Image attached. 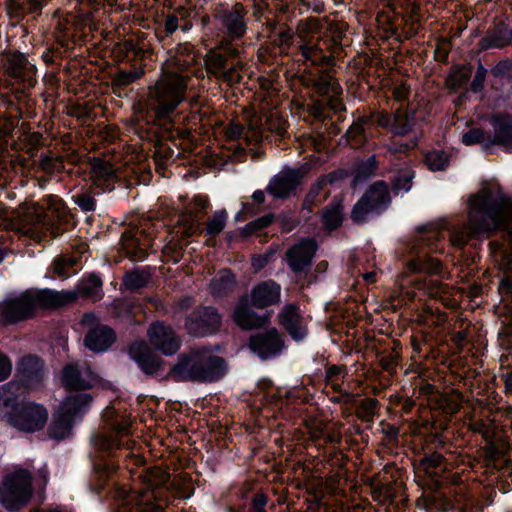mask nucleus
<instances>
[{
	"instance_id": "nucleus-1",
	"label": "nucleus",
	"mask_w": 512,
	"mask_h": 512,
	"mask_svg": "<svg viewBox=\"0 0 512 512\" xmlns=\"http://www.w3.org/2000/svg\"><path fill=\"white\" fill-rule=\"evenodd\" d=\"M503 228L512 246V199L489 189H482L469 198L468 224L453 225L449 239L462 248L468 240L481 233Z\"/></svg>"
},
{
	"instance_id": "nucleus-2",
	"label": "nucleus",
	"mask_w": 512,
	"mask_h": 512,
	"mask_svg": "<svg viewBox=\"0 0 512 512\" xmlns=\"http://www.w3.org/2000/svg\"><path fill=\"white\" fill-rule=\"evenodd\" d=\"M438 232L422 236L411 249V258L407 261V272H404L399 280V287L404 291L409 285L431 298H436L446 303L449 299V288L438 280L427 278H410V274L428 273L430 275L440 272V262L428 255L429 251H437L436 239Z\"/></svg>"
},
{
	"instance_id": "nucleus-3",
	"label": "nucleus",
	"mask_w": 512,
	"mask_h": 512,
	"mask_svg": "<svg viewBox=\"0 0 512 512\" xmlns=\"http://www.w3.org/2000/svg\"><path fill=\"white\" fill-rule=\"evenodd\" d=\"M76 296L74 291L28 290L3 300L0 303V317L6 323H16L32 316L38 308H57L74 301Z\"/></svg>"
},
{
	"instance_id": "nucleus-4",
	"label": "nucleus",
	"mask_w": 512,
	"mask_h": 512,
	"mask_svg": "<svg viewBox=\"0 0 512 512\" xmlns=\"http://www.w3.org/2000/svg\"><path fill=\"white\" fill-rule=\"evenodd\" d=\"M15 383L0 386V421L23 433L42 430L48 420L47 409L39 403L18 402L12 389Z\"/></svg>"
},
{
	"instance_id": "nucleus-5",
	"label": "nucleus",
	"mask_w": 512,
	"mask_h": 512,
	"mask_svg": "<svg viewBox=\"0 0 512 512\" xmlns=\"http://www.w3.org/2000/svg\"><path fill=\"white\" fill-rule=\"evenodd\" d=\"M186 77L175 71L164 70L149 88L147 105L156 118L171 121L176 108L186 99Z\"/></svg>"
},
{
	"instance_id": "nucleus-6",
	"label": "nucleus",
	"mask_w": 512,
	"mask_h": 512,
	"mask_svg": "<svg viewBox=\"0 0 512 512\" xmlns=\"http://www.w3.org/2000/svg\"><path fill=\"white\" fill-rule=\"evenodd\" d=\"M30 224L24 233L40 241L46 232L56 238L63 233L62 224L67 221V209L58 196L48 195L35 204L30 212Z\"/></svg>"
},
{
	"instance_id": "nucleus-7",
	"label": "nucleus",
	"mask_w": 512,
	"mask_h": 512,
	"mask_svg": "<svg viewBox=\"0 0 512 512\" xmlns=\"http://www.w3.org/2000/svg\"><path fill=\"white\" fill-rule=\"evenodd\" d=\"M92 398L87 393L68 396L59 406L49 428L51 438L62 440L69 436L73 422L86 413Z\"/></svg>"
},
{
	"instance_id": "nucleus-8",
	"label": "nucleus",
	"mask_w": 512,
	"mask_h": 512,
	"mask_svg": "<svg viewBox=\"0 0 512 512\" xmlns=\"http://www.w3.org/2000/svg\"><path fill=\"white\" fill-rule=\"evenodd\" d=\"M31 495V475L25 469L8 474L0 487V502L7 510L21 508L29 502Z\"/></svg>"
},
{
	"instance_id": "nucleus-9",
	"label": "nucleus",
	"mask_w": 512,
	"mask_h": 512,
	"mask_svg": "<svg viewBox=\"0 0 512 512\" xmlns=\"http://www.w3.org/2000/svg\"><path fill=\"white\" fill-rule=\"evenodd\" d=\"M103 417L107 422V429L98 432L92 438L94 457L103 458L106 454L110 455L112 450L118 448L121 444V438L128 434L130 422L126 418L118 419L113 409H107Z\"/></svg>"
},
{
	"instance_id": "nucleus-10",
	"label": "nucleus",
	"mask_w": 512,
	"mask_h": 512,
	"mask_svg": "<svg viewBox=\"0 0 512 512\" xmlns=\"http://www.w3.org/2000/svg\"><path fill=\"white\" fill-rule=\"evenodd\" d=\"M389 203L390 195L386 183L383 181L376 182L354 205L351 217L354 222H364L370 215L385 210Z\"/></svg>"
},
{
	"instance_id": "nucleus-11",
	"label": "nucleus",
	"mask_w": 512,
	"mask_h": 512,
	"mask_svg": "<svg viewBox=\"0 0 512 512\" xmlns=\"http://www.w3.org/2000/svg\"><path fill=\"white\" fill-rule=\"evenodd\" d=\"M246 14V9L240 3L221 8L214 16L215 27L224 38L229 40L240 39L247 30Z\"/></svg>"
},
{
	"instance_id": "nucleus-12",
	"label": "nucleus",
	"mask_w": 512,
	"mask_h": 512,
	"mask_svg": "<svg viewBox=\"0 0 512 512\" xmlns=\"http://www.w3.org/2000/svg\"><path fill=\"white\" fill-rule=\"evenodd\" d=\"M46 376V369L43 361L35 355H27L22 357L17 365L15 372L16 386L12 389L15 393L21 386L24 389L32 390L39 388Z\"/></svg>"
},
{
	"instance_id": "nucleus-13",
	"label": "nucleus",
	"mask_w": 512,
	"mask_h": 512,
	"mask_svg": "<svg viewBox=\"0 0 512 512\" xmlns=\"http://www.w3.org/2000/svg\"><path fill=\"white\" fill-rule=\"evenodd\" d=\"M222 323V316L212 306L195 309L187 318L185 327L188 333L196 337L209 336L216 333Z\"/></svg>"
},
{
	"instance_id": "nucleus-14",
	"label": "nucleus",
	"mask_w": 512,
	"mask_h": 512,
	"mask_svg": "<svg viewBox=\"0 0 512 512\" xmlns=\"http://www.w3.org/2000/svg\"><path fill=\"white\" fill-rule=\"evenodd\" d=\"M155 497L152 492L134 490L127 493L124 487L116 490L119 512H163L162 507L154 502Z\"/></svg>"
},
{
	"instance_id": "nucleus-15",
	"label": "nucleus",
	"mask_w": 512,
	"mask_h": 512,
	"mask_svg": "<svg viewBox=\"0 0 512 512\" xmlns=\"http://www.w3.org/2000/svg\"><path fill=\"white\" fill-rule=\"evenodd\" d=\"M6 73L24 88H31L37 83L36 66L25 54L10 53L4 61Z\"/></svg>"
},
{
	"instance_id": "nucleus-16",
	"label": "nucleus",
	"mask_w": 512,
	"mask_h": 512,
	"mask_svg": "<svg viewBox=\"0 0 512 512\" xmlns=\"http://www.w3.org/2000/svg\"><path fill=\"white\" fill-rule=\"evenodd\" d=\"M201 349L192 350L187 355H181L172 368V375L177 381H197L209 378L211 374L200 371Z\"/></svg>"
},
{
	"instance_id": "nucleus-17",
	"label": "nucleus",
	"mask_w": 512,
	"mask_h": 512,
	"mask_svg": "<svg viewBox=\"0 0 512 512\" xmlns=\"http://www.w3.org/2000/svg\"><path fill=\"white\" fill-rule=\"evenodd\" d=\"M249 346L261 359H269L281 353L284 343L277 329L272 328L253 335Z\"/></svg>"
},
{
	"instance_id": "nucleus-18",
	"label": "nucleus",
	"mask_w": 512,
	"mask_h": 512,
	"mask_svg": "<svg viewBox=\"0 0 512 512\" xmlns=\"http://www.w3.org/2000/svg\"><path fill=\"white\" fill-rule=\"evenodd\" d=\"M89 178L95 187L106 192L114 189L119 175L118 170L109 161L93 158L89 163Z\"/></svg>"
},
{
	"instance_id": "nucleus-19",
	"label": "nucleus",
	"mask_w": 512,
	"mask_h": 512,
	"mask_svg": "<svg viewBox=\"0 0 512 512\" xmlns=\"http://www.w3.org/2000/svg\"><path fill=\"white\" fill-rule=\"evenodd\" d=\"M147 335L150 343L165 355H173L180 348V338L170 326L161 322L152 324L147 331Z\"/></svg>"
},
{
	"instance_id": "nucleus-20",
	"label": "nucleus",
	"mask_w": 512,
	"mask_h": 512,
	"mask_svg": "<svg viewBox=\"0 0 512 512\" xmlns=\"http://www.w3.org/2000/svg\"><path fill=\"white\" fill-rule=\"evenodd\" d=\"M316 250L317 244L313 239L299 241L286 252L288 266L295 273L304 272L311 265Z\"/></svg>"
},
{
	"instance_id": "nucleus-21",
	"label": "nucleus",
	"mask_w": 512,
	"mask_h": 512,
	"mask_svg": "<svg viewBox=\"0 0 512 512\" xmlns=\"http://www.w3.org/2000/svg\"><path fill=\"white\" fill-rule=\"evenodd\" d=\"M279 322L291 338L297 342L307 336V321L294 304L285 305L278 314Z\"/></svg>"
},
{
	"instance_id": "nucleus-22",
	"label": "nucleus",
	"mask_w": 512,
	"mask_h": 512,
	"mask_svg": "<svg viewBox=\"0 0 512 512\" xmlns=\"http://www.w3.org/2000/svg\"><path fill=\"white\" fill-rule=\"evenodd\" d=\"M299 181L300 174L298 170L286 168L270 179L266 189L274 198L284 199L293 193Z\"/></svg>"
},
{
	"instance_id": "nucleus-23",
	"label": "nucleus",
	"mask_w": 512,
	"mask_h": 512,
	"mask_svg": "<svg viewBox=\"0 0 512 512\" xmlns=\"http://www.w3.org/2000/svg\"><path fill=\"white\" fill-rule=\"evenodd\" d=\"M61 381L67 389L85 390L96 385L98 378L90 367L79 369L78 366L69 364L62 371Z\"/></svg>"
},
{
	"instance_id": "nucleus-24",
	"label": "nucleus",
	"mask_w": 512,
	"mask_h": 512,
	"mask_svg": "<svg viewBox=\"0 0 512 512\" xmlns=\"http://www.w3.org/2000/svg\"><path fill=\"white\" fill-rule=\"evenodd\" d=\"M139 481L134 484V486L127 490V493H132L134 490L142 491V492H152L156 497L160 494V491L155 492L156 489H160L162 487L168 488L170 486V476L169 474L162 470L161 468H151L143 471L138 476Z\"/></svg>"
},
{
	"instance_id": "nucleus-25",
	"label": "nucleus",
	"mask_w": 512,
	"mask_h": 512,
	"mask_svg": "<svg viewBox=\"0 0 512 512\" xmlns=\"http://www.w3.org/2000/svg\"><path fill=\"white\" fill-rule=\"evenodd\" d=\"M252 306L264 309L277 304L281 299V286L273 280H266L255 285L250 293Z\"/></svg>"
},
{
	"instance_id": "nucleus-26",
	"label": "nucleus",
	"mask_w": 512,
	"mask_h": 512,
	"mask_svg": "<svg viewBox=\"0 0 512 512\" xmlns=\"http://www.w3.org/2000/svg\"><path fill=\"white\" fill-rule=\"evenodd\" d=\"M233 318L242 329L250 330L259 328L269 322L270 314L258 315L248 304V299L243 297L235 307Z\"/></svg>"
},
{
	"instance_id": "nucleus-27",
	"label": "nucleus",
	"mask_w": 512,
	"mask_h": 512,
	"mask_svg": "<svg viewBox=\"0 0 512 512\" xmlns=\"http://www.w3.org/2000/svg\"><path fill=\"white\" fill-rule=\"evenodd\" d=\"M492 253L497 267L503 271L504 277L499 283V292L502 296L512 294V255L501 245L493 244Z\"/></svg>"
},
{
	"instance_id": "nucleus-28",
	"label": "nucleus",
	"mask_w": 512,
	"mask_h": 512,
	"mask_svg": "<svg viewBox=\"0 0 512 512\" xmlns=\"http://www.w3.org/2000/svg\"><path fill=\"white\" fill-rule=\"evenodd\" d=\"M129 355L144 373L152 375L158 372L160 363L144 341L133 343Z\"/></svg>"
},
{
	"instance_id": "nucleus-29",
	"label": "nucleus",
	"mask_w": 512,
	"mask_h": 512,
	"mask_svg": "<svg viewBox=\"0 0 512 512\" xmlns=\"http://www.w3.org/2000/svg\"><path fill=\"white\" fill-rule=\"evenodd\" d=\"M122 245L127 254L142 261L147 255V249L151 246V240L143 230H129L122 236Z\"/></svg>"
},
{
	"instance_id": "nucleus-30",
	"label": "nucleus",
	"mask_w": 512,
	"mask_h": 512,
	"mask_svg": "<svg viewBox=\"0 0 512 512\" xmlns=\"http://www.w3.org/2000/svg\"><path fill=\"white\" fill-rule=\"evenodd\" d=\"M225 135L229 140L244 139L247 143L255 141L260 142L264 138V129L262 123L257 119H251L248 123L247 131L242 124L231 122L225 128Z\"/></svg>"
},
{
	"instance_id": "nucleus-31",
	"label": "nucleus",
	"mask_w": 512,
	"mask_h": 512,
	"mask_svg": "<svg viewBox=\"0 0 512 512\" xmlns=\"http://www.w3.org/2000/svg\"><path fill=\"white\" fill-rule=\"evenodd\" d=\"M201 370L211 375L209 378L200 379V382H214L224 376L226 363L223 358L216 356L210 349L201 348Z\"/></svg>"
},
{
	"instance_id": "nucleus-32",
	"label": "nucleus",
	"mask_w": 512,
	"mask_h": 512,
	"mask_svg": "<svg viewBox=\"0 0 512 512\" xmlns=\"http://www.w3.org/2000/svg\"><path fill=\"white\" fill-rule=\"evenodd\" d=\"M115 334L107 326L99 325L92 328L85 337V345L94 352L106 351L114 342Z\"/></svg>"
},
{
	"instance_id": "nucleus-33",
	"label": "nucleus",
	"mask_w": 512,
	"mask_h": 512,
	"mask_svg": "<svg viewBox=\"0 0 512 512\" xmlns=\"http://www.w3.org/2000/svg\"><path fill=\"white\" fill-rule=\"evenodd\" d=\"M298 37L301 39L299 50L305 62H310L312 65L328 64L330 62L322 49L318 46L312 38L308 39L303 29L298 30Z\"/></svg>"
},
{
	"instance_id": "nucleus-34",
	"label": "nucleus",
	"mask_w": 512,
	"mask_h": 512,
	"mask_svg": "<svg viewBox=\"0 0 512 512\" xmlns=\"http://www.w3.org/2000/svg\"><path fill=\"white\" fill-rule=\"evenodd\" d=\"M317 85L319 92L328 97L331 108L334 110L339 109L341 103L338 100V96L342 90L337 80L329 75H324L319 79Z\"/></svg>"
},
{
	"instance_id": "nucleus-35",
	"label": "nucleus",
	"mask_w": 512,
	"mask_h": 512,
	"mask_svg": "<svg viewBox=\"0 0 512 512\" xmlns=\"http://www.w3.org/2000/svg\"><path fill=\"white\" fill-rule=\"evenodd\" d=\"M235 286V278L228 270L220 271L210 282L209 291L214 296H222Z\"/></svg>"
},
{
	"instance_id": "nucleus-36",
	"label": "nucleus",
	"mask_w": 512,
	"mask_h": 512,
	"mask_svg": "<svg viewBox=\"0 0 512 512\" xmlns=\"http://www.w3.org/2000/svg\"><path fill=\"white\" fill-rule=\"evenodd\" d=\"M495 141L498 144L510 147L512 145V117L500 116L494 123Z\"/></svg>"
},
{
	"instance_id": "nucleus-37",
	"label": "nucleus",
	"mask_w": 512,
	"mask_h": 512,
	"mask_svg": "<svg viewBox=\"0 0 512 512\" xmlns=\"http://www.w3.org/2000/svg\"><path fill=\"white\" fill-rule=\"evenodd\" d=\"M78 293L94 301L99 300L102 297V281L99 276L91 274L84 277L78 284Z\"/></svg>"
},
{
	"instance_id": "nucleus-38",
	"label": "nucleus",
	"mask_w": 512,
	"mask_h": 512,
	"mask_svg": "<svg viewBox=\"0 0 512 512\" xmlns=\"http://www.w3.org/2000/svg\"><path fill=\"white\" fill-rule=\"evenodd\" d=\"M415 113L397 109L393 116L392 132L396 135H406L415 124Z\"/></svg>"
},
{
	"instance_id": "nucleus-39",
	"label": "nucleus",
	"mask_w": 512,
	"mask_h": 512,
	"mask_svg": "<svg viewBox=\"0 0 512 512\" xmlns=\"http://www.w3.org/2000/svg\"><path fill=\"white\" fill-rule=\"evenodd\" d=\"M322 219L324 226L328 230H334L339 227L343 220V207L341 203L335 202L328 206L322 214Z\"/></svg>"
},
{
	"instance_id": "nucleus-40",
	"label": "nucleus",
	"mask_w": 512,
	"mask_h": 512,
	"mask_svg": "<svg viewBox=\"0 0 512 512\" xmlns=\"http://www.w3.org/2000/svg\"><path fill=\"white\" fill-rule=\"evenodd\" d=\"M377 168L375 156H370L365 161H360L354 168L353 185L356 186L372 176Z\"/></svg>"
},
{
	"instance_id": "nucleus-41",
	"label": "nucleus",
	"mask_w": 512,
	"mask_h": 512,
	"mask_svg": "<svg viewBox=\"0 0 512 512\" xmlns=\"http://www.w3.org/2000/svg\"><path fill=\"white\" fill-rule=\"evenodd\" d=\"M205 66L209 74L218 78L227 66V59L223 54L212 50L206 54Z\"/></svg>"
},
{
	"instance_id": "nucleus-42",
	"label": "nucleus",
	"mask_w": 512,
	"mask_h": 512,
	"mask_svg": "<svg viewBox=\"0 0 512 512\" xmlns=\"http://www.w3.org/2000/svg\"><path fill=\"white\" fill-rule=\"evenodd\" d=\"M509 42H510V37L506 31L496 30L492 33L487 34L481 40V47L483 49L502 48V47L508 45Z\"/></svg>"
},
{
	"instance_id": "nucleus-43",
	"label": "nucleus",
	"mask_w": 512,
	"mask_h": 512,
	"mask_svg": "<svg viewBox=\"0 0 512 512\" xmlns=\"http://www.w3.org/2000/svg\"><path fill=\"white\" fill-rule=\"evenodd\" d=\"M227 219L228 214L224 209L217 210L207 223L206 233L211 237L217 236L225 228Z\"/></svg>"
},
{
	"instance_id": "nucleus-44",
	"label": "nucleus",
	"mask_w": 512,
	"mask_h": 512,
	"mask_svg": "<svg viewBox=\"0 0 512 512\" xmlns=\"http://www.w3.org/2000/svg\"><path fill=\"white\" fill-rule=\"evenodd\" d=\"M144 71L140 68H134L132 70H120L113 78V83L116 86H126L136 80L140 79Z\"/></svg>"
},
{
	"instance_id": "nucleus-45",
	"label": "nucleus",
	"mask_w": 512,
	"mask_h": 512,
	"mask_svg": "<svg viewBox=\"0 0 512 512\" xmlns=\"http://www.w3.org/2000/svg\"><path fill=\"white\" fill-rule=\"evenodd\" d=\"M414 172L410 169L403 171L399 174L393 182V191L395 194L407 193L412 187V180Z\"/></svg>"
},
{
	"instance_id": "nucleus-46",
	"label": "nucleus",
	"mask_w": 512,
	"mask_h": 512,
	"mask_svg": "<svg viewBox=\"0 0 512 512\" xmlns=\"http://www.w3.org/2000/svg\"><path fill=\"white\" fill-rule=\"evenodd\" d=\"M72 200L83 212H93L96 210V200L94 195L89 191H83L73 195Z\"/></svg>"
},
{
	"instance_id": "nucleus-47",
	"label": "nucleus",
	"mask_w": 512,
	"mask_h": 512,
	"mask_svg": "<svg viewBox=\"0 0 512 512\" xmlns=\"http://www.w3.org/2000/svg\"><path fill=\"white\" fill-rule=\"evenodd\" d=\"M448 163V158L443 151H431L426 155V164L432 171L443 170Z\"/></svg>"
},
{
	"instance_id": "nucleus-48",
	"label": "nucleus",
	"mask_w": 512,
	"mask_h": 512,
	"mask_svg": "<svg viewBox=\"0 0 512 512\" xmlns=\"http://www.w3.org/2000/svg\"><path fill=\"white\" fill-rule=\"evenodd\" d=\"M265 127L267 130L282 136L285 133V120L277 111H272L266 117Z\"/></svg>"
},
{
	"instance_id": "nucleus-49",
	"label": "nucleus",
	"mask_w": 512,
	"mask_h": 512,
	"mask_svg": "<svg viewBox=\"0 0 512 512\" xmlns=\"http://www.w3.org/2000/svg\"><path fill=\"white\" fill-rule=\"evenodd\" d=\"M147 282V275L140 271H134L127 274L124 278V284L127 289L135 290L143 287Z\"/></svg>"
},
{
	"instance_id": "nucleus-50",
	"label": "nucleus",
	"mask_w": 512,
	"mask_h": 512,
	"mask_svg": "<svg viewBox=\"0 0 512 512\" xmlns=\"http://www.w3.org/2000/svg\"><path fill=\"white\" fill-rule=\"evenodd\" d=\"M378 401L373 398L364 399L360 404L359 417L364 421H371L375 415Z\"/></svg>"
},
{
	"instance_id": "nucleus-51",
	"label": "nucleus",
	"mask_w": 512,
	"mask_h": 512,
	"mask_svg": "<svg viewBox=\"0 0 512 512\" xmlns=\"http://www.w3.org/2000/svg\"><path fill=\"white\" fill-rule=\"evenodd\" d=\"M471 76V70L466 67L456 68L451 74L450 81L453 88H459L465 84Z\"/></svg>"
},
{
	"instance_id": "nucleus-52",
	"label": "nucleus",
	"mask_w": 512,
	"mask_h": 512,
	"mask_svg": "<svg viewBox=\"0 0 512 512\" xmlns=\"http://www.w3.org/2000/svg\"><path fill=\"white\" fill-rule=\"evenodd\" d=\"M344 369L338 366H331L327 369L326 372V382L330 385L334 390H340L339 384L336 382L338 377H344Z\"/></svg>"
},
{
	"instance_id": "nucleus-53",
	"label": "nucleus",
	"mask_w": 512,
	"mask_h": 512,
	"mask_svg": "<svg viewBox=\"0 0 512 512\" xmlns=\"http://www.w3.org/2000/svg\"><path fill=\"white\" fill-rule=\"evenodd\" d=\"M342 174L343 173L341 171H337V172H333L328 175L322 176L318 180V182L313 186L310 193L313 195H317L324 185H326L327 183L333 184L335 181H337L342 176Z\"/></svg>"
},
{
	"instance_id": "nucleus-54",
	"label": "nucleus",
	"mask_w": 512,
	"mask_h": 512,
	"mask_svg": "<svg viewBox=\"0 0 512 512\" xmlns=\"http://www.w3.org/2000/svg\"><path fill=\"white\" fill-rule=\"evenodd\" d=\"M267 504L268 497L262 492H257L251 499L250 512H266Z\"/></svg>"
},
{
	"instance_id": "nucleus-55",
	"label": "nucleus",
	"mask_w": 512,
	"mask_h": 512,
	"mask_svg": "<svg viewBox=\"0 0 512 512\" xmlns=\"http://www.w3.org/2000/svg\"><path fill=\"white\" fill-rule=\"evenodd\" d=\"M218 78L232 85L240 81L241 75L237 71L236 66L233 64L230 67L226 66L223 70V73H221Z\"/></svg>"
},
{
	"instance_id": "nucleus-56",
	"label": "nucleus",
	"mask_w": 512,
	"mask_h": 512,
	"mask_svg": "<svg viewBox=\"0 0 512 512\" xmlns=\"http://www.w3.org/2000/svg\"><path fill=\"white\" fill-rule=\"evenodd\" d=\"M208 207V199L204 196L197 195L195 196L189 206L187 207V211L190 214L199 213L205 210Z\"/></svg>"
},
{
	"instance_id": "nucleus-57",
	"label": "nucleus",
	"mask_w": 512,
	"mask_h": 512,
	"mask_svg": "<svg viewBox=\"0 0 512 512\" xmlns=\"http://www.w3.org/2000/svg\"><path fill=\"white\" fill-rule=\"evenodd\" d=\"M487 70L479 64L475 73V76L473 78L471 89L474 92H480L484 86V81L486 77Z\"/></svg>"
},
{
	"instance_id": "nucleus-58",
	"label": "nucleus",
	"mask_w": 512,
	"mask_h": 512,
	"mask_svg": "<svg viewBox=\"0 0 512 512\" xmlns=\"http://www.w3.org/2000/svg\"><path fill=\"white\" fill-rule=\"evenodd\" d=\"M73 265V261L64 260V259H56L52 264V271L54 274L59 277H67L68 273L66 272L67 267H71Z\"/></svg>"
},
{
	"instance_id": "nucleus-59",
	"label": "nucleus",
	"mask_w": 512,
	"mask_h": 512,
	"mask_svg": "<svg viewBox=\"0 0 512 512\" xmlns=\"http://www.w3.org/2000/svg\"><path fill=\"white\" fill-rule=\"evenodd\" d=\"M483 139V133L479 129H471L462 136V142L465 145L479 143Z\"/></svg>"
},
{
	"instance_id": "nucleus-60",
	"label": "nucleus",
	"mask_w": 512,
	"mask_h": 512,
	"mask_svg": "<svg viewBox=\"0 0 512 512\" xmlns=\"http://www.w3.org/2000/svg\"><path fill=\"white\" fill-rule=\"evenodd\" d=\"M12 371V363L7 356L0 353V382L9 377Z\"/></svg>"
},
{
	"instance_id": "nucleus-61",
	"label": "nucleus",
	"mask_w": 512,
	"mask_h": 512,
	"mask_svg": "<svg viewBox=\"0 0 512 512\" xmlns=\"http://www.w3.org/2000/svg\"><path fill=\"white\" fill-rule=\"evenodd\" d=\"M94 469L100 478L109 477L114 470V466L107 462L94 460Z\"/></svg>"
},
{
	"instance_id": "nucleus-62",
	"label": "nucleus",
	"mask_w": 512,
	"mask_h": 512,
	"mask_svg": "<svg viewBox=\"0 0 512 512\" xmlns=\"http://www.w3.org/2000/svg\"><path fill=\"white\" fill-rule=\"evenodd\" d=\"M442 461H443L442 455H440L438 453H433V454L426 456L422 460V464L425 466L426 469L436 468L441 465Z\"/></svg>"
},
{
	"instance_id": "nucleus-63",
	"label": "nucleus",
	"mask_w": 512,
	"mask_h": 512,
	"mask_svg": "<svg viewBox=\"0 0 512 512\" xmlns=\"http://www.w3.org/2000/svg\"><path fill=\"white\" fill-rule=\"evenodd\" d=\"M270 257H271V254L258 255V256L253 257L252 266H253L254 270L259 271L262 268H264L268 264Z\"/></svg>"
},
{
	"instance_id": "nucleus-64",
	"label": "nucleus",
	"mask_w": 512,
	"mask_h": 512,
	"mask_svg": "<svg viewBox=\"0 0 512 512\" xmlns=\"http://www.w3.org/2000/svg\"><path fill=\"white\" fill-rule=\"evenodd\" d=\"M512 67V64L508 60L500 61L493 69L492 73L494 76H502L504 75L508 70H510Z\"/></svg>"
}]
</instances>
